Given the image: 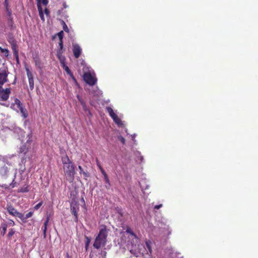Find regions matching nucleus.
<instances>
[{
    "instance_id": "nucleus-1",
    "label": "nucleus",
    "mask_w": 258,
    "mask_h": 258,
    "mask_svg": "<svg viewBox=\"0 0 258 258\" xmlns=\"http://www.w3.org/2000/svg\"><path fill=\"white\" fill-rule=\"evenodd\" d=\"M125 233L128 234V241L127 244V248L131 253L133 254L136 257L142 255L145 258H151L148 257L146 256V255H148V256H150V254L151 253V242L150 241H146V247H145V245L143 244H139V238L128 227L126 229Z\"/></svg>"
},
{
    "instance_id": "nucleus-2",
    "label": "nucleus",
    "mask_w": 258,
    "mask_h": 258,
    "mask_svg": "<svg viewBox=\"0 0 258 258\" xmlns=\"http://www.w3.org/2000/svg\"><path fill=\"white\" fill-rule=\"evenodd\" d=\"M32 137L31 134L27 136L26 142L20 147L18 152L19 156L21 159L20 165L21 168L23 166L24 169H25L26 162H29L30 163L34 155L33 148L31 145L32 141Z\"/></svg>"
},
{
    "instance_id": "nucleus-3",
    "label": "nucleus",
    "mask_w": 258,
    "mask_h": 258,
    "mask_svg": "<svg viewBox=\"0 0 258 258\" xmlns=\"http://www.w3.org/2000/svg\"><path fill=\"white\" fill-rule=\"evenodd\" d=\"M63 164V169L67 180L70 182H73L75 174V167L73 163L70 160L68 156L66 155L61 158Z\"/></svg>"
},
{
    "instance_id": "nucleus-4",
    "label": "nucleus",
    "mask_w": 258,
    "mask_h": 258,
    "mask_svg": "<svg viewBox=\"0 0 258 258\" xmlns=\"http://www.w3.org/2000/svg\"><path fill=\"white\" fill-rule=\"evenodd\" d=\"M108 233V230L107 229L106 227L104 225H102L93 243L94 248L99 249L106 245Z\"/></svg>"
},
{
    "instance_id": "nucleus-5",
    "label": "nucleus",
    "mask_w": 258,
    "mask_h": 258,
    "mask_svg": "<svg viewBox=\"0 0 258 258\" xmlns=\"http://www.w3.org/2000/svg\"><path fill=\"white\" fill-rule=\"evenodd\" d=\"M84 81L89 85L93 86L97 82V79L90 73H85L83 75Z\"/></svg>"
},
{
    "instance_id": "nucleus-6",
    "label": "nucleus",
    "mask_w": 258,
    "mask_h": 258,
    "mask_svg": "<svg viewBox=\"0 0 258 258\" xmlns=\"http://www.w3.org/2000/svg\"><path fill=\"white\" fill-rule=\"evenodd\" d=\"M10 165L5 164L0 167V176L3 179H7L10 173Z\"/></svg>"
},
{
    "instance_id": "nucleus-7",
    "label": "nucleus",
    "mask_w": 258,
    "mask_h": 258,
    "mask_svg": "<svg viewBox=\"0 0 258 258\" xmlns=\"http://www.w3.org/2000/svg\"><path fill=\"white\" fill-rule=\"evenodd\" d=\"M11 93L10 88L4 89L2 86H0V101H6L9 97Z\"/></svg>"
},
{
    "instance_id": "nucleus-8",
    "label": "nucleus",
    "mask_w": 258,
    "mask_h": 258,
    "mask_svg": "<svg viewBox=\"0 0 258 258\" xmlns=\"http://www.w3.org/2000/svg\"><path fill=\"white\" fill-rule=\"evenodd\" d=\"M6 209L8 212L12 216L17 217L19 218L22 217V213L19 212L12 205H7Z\"/></svg>"
},
{
    "instance_id": "nucleus-9",
    "label": "nucleus",
    "mask_w": 258,
    "mask_h": 258,
    "mask_svg": "<svg viewBox=\"0 0 258 258\" xmlns=\"http://www.w3.org/2000/svg\"><path fill=\"white\" fill-rule=\"evenodd\" d=\"M27 77L28 79V82L30 90L32 91L33 90L34 87L33 76L31 72L29 70L28 68H26Z\"/></svg>"
},
{
    "instance_id": "nucleus-10",
    "label": "nucleus",
    "mask_w": 258,
    "mask_h": 258,
    "mask_svg": "<svg viewBox=\"0 0 258 258\" xmlns=\"http://www.w3.org/2000/svg\"><path fill=\"white\" fill-rule=\"evenodd\" d=\"M79 210V207L77 205V204H72L71 205V211L72 213V214L74 216V221L76 222H78V211Z\"/></svg>"
},
{
    "instance_id": "nucleus-11",
    "label": "nucleus",
    "mask_w": 258,
    "mask_h": 258,
    "mask_svg": "<svg viewBox=\"0 0 258 258\" xmlns=\"http://www.w3.org/2000/svg\"><path fill=\"white\" fill-rule=\"evenodd\" d=\"M73 51L76 58H79L82 52V49L77 44H73Z\"/></svg>"
},
{
    "instance_id": "nucleus-12",
    "label": "nucleus",
    "mask_w": 258,
    "mask_h": 258,
    "mask_svg": "<svg viewBox=\"0 0 258 258\" xmlns=\"http://www.w3.org/2000/svg\"><path fill=\"white\" fill-rule=\"evenodd\" d=\"M8 73L6 71L4 70L0 72V86H2L4 83L7 82Z\"/></svg>"
},
{
    "instance_id": "nucleus-13",
    "label": "nucleus",
    "mask_w": 258,
    "mask_h": 258,
    "mask_svg": "<svg viewBox=\"0 0 258 258\" xmlns=\"http://www.w3.org/2000/svg\"><path fill=\"white\" fill-rule=\"evenodd\" d=\"M9 43L11 45L12 49L13 50L14 56L17 57V53H18V51L17 49L18 46L17 45L16 42L14 40H13L12 42L9 41Z\"/></svg>"
},
{
    "instance_id": "nucleus-14",
    "label": "nucleus",
    "mask_w": 258,
    "mask_h": 258,
    "mask_svg": "<svg viewBox=\"0 0 258 258\" xmlns=\"http://www.w3.org/2000/svg\"><path fill=\"white\" fill-rule=\"evenodd\" d=\"M22 106H23V105H22L21 102L20 101L19 99H18L17 98L15 99L14 103L12 104V105H11V107L14 109L17 110V109H18Z\"/></svg>"
},
{
    "instance_id": "nucleus-15",
    "label": "nucleus",
    "mask_w": 258,
    "mask_h": 258,
    "mask_svg": "<svg viewBox=\"0 0 258 258\" xmlns=\"http://www.w3.org/2000/svg\"><path fill=\"white\" fill-rule=\"evenodd\" d=\"M61 62L62 64V67H63V69L65 70V71L67 72V73L68 74H69L72 78V79H73L74 82L76 83V84H77V81H76V79L75 78V77L73 76V75L72 73L71 72L70 69L69 68V67L65 65V64L63 62H62L61 61Z\"/></svg>"
},
{
    "instance_id": "nucleus-16",
    "label": "nucleus",
    "mask_w": 258,
    "mask_h": 258,
    "mask_svg": "<svg viewBox=\"0 0 258 258\" xmlns=\"http://www.w3.org/2000/svg\"><path fill=\"white\" fill-rule=\"evenodd\" d=\"M8 224L6 223H2L0 228V234L2 236H4L6 234Z\"/></svg>"
},
{
    "instance_id": "nucleus-17",
    "label": "nucleus",
    "mask_w": 258,
    "mask_h": 258,
    "mask_svg": "<svg viewBox=\"0 0 258 258\" xmlns=\"http://www.w3.org/2000/svg\"><path fill=\"white\" fill-rule=\"evenodd\" d=\"M33 212H29L25 216H24V215L22 214V217L20 218V219L21 220V221L23 223H26L27 222V219L29 218H30L33 215Z\"/></svg>"
},
{
    "instance_id": "nucleus-18",
    "label": "nucleus",
    "mask_w": 258,
    "mask_h": 258,
    "mask_svg": "<svg viewBox=\"0 0 258 258\" xmlns=\"http://www.w3.org/2000/svg\"><path fill=\"white\" fill-rule=\"evenodd\" d=\"M78 168L80 170V174H83L84 175L85 179L87 180V178H88L90 176L89 173L88 172L84 171L81 166L79 165L78 166Z\"/></svg>"
},
{
    "instance_id": "nucleus-19",
    "label": "nucleus",
    "mask_w": 258,
    "mask_h": 258,
    "mask_svg": "<svg viewBox=\"0 0 258 258\" xmlns=\"http://www.w3.org/2000/svg\"><path fill=\"white\" fill-rule=\"evenodd\" d=\"M48 222H49V218L47 217L46 220L44 222L43 226L42 227L43 236H44V238L46 237V230H47V226Z\"/></svg>"
},
{
    "instance_id": "nucleus-20",
    "label": "nucleus",
    "mask_w": 258,
    "mask_h": 258,
    "mask_svg": "<svg viewBox=\"0 0 258 258\" xmlns=\"http://www.w3.org/2000/svg\"><path fill=\"white\" fill-rule=\"evenodd\" d=\"M20 112H21V113L22 114V116L24 118H26L28 116V113H27V111L26 110V109H25L24 108H23V107H21L20 108H18Z\"/></svg>"
},
{
    "instance_id": "nucleus-21",
    "label": "nucleus",
    "mask_w": 258,
    "mask_h": 258,
    "mask_svg": "<svg viewBox=\"0 0 258 258\" xmlns=\"http://www.w3.org/2000/svg\"><path fill=\"white\" fill-rule=\"evenodd\" d=\"M107 110L108 112L109 113L110 116L112 118H114L115 117L117 116V115L114 112L113 109L110 107H107Z\"/></svg>"
},
{
    "instance_id": "nucleus-22",
    "label": "nucleus",
    "mask_w": 258,
    "mask_h": 258,
    "mask_svg": "<svg viewBox=\"0 0 258 258\" xmlns=\"http://www.w3.org/2000/svg\"><path fill=\"white\" fill-rule=\"evenodd\" d=\"M19 192H27L29 191L28 186H24L20 187L18 191Z\"/></svg>"
},
{
    "instance_id": "nucleus-23",
    "label": "nucleus",
    "mask_w": 258,
    "mask_h": 258,
    "mask_svg": "<svg viewBox=\"0 0 258 258\" xmlns=\"http://www.w3.org/2000/svg\"><path fill=\"white\" fill-rule=\"evenodd\" d=\"M113 121L118 125H121L122 124V122L121 120L119 118L118 116L115 117L114 118H112Z\"/></svg>"
},
{
    "instance_id": "nucleus-24",
    "label": "nucleus",
    "mask_w": 258,
    "mask_h": 258,
    "mask_svg": "<svg viewBox=\"0 0 258 258\" xmlns=\"http://www.w3.org/2000/svg\"><path fill=\"white\" fill-rule=\"evenodd\" d=\"M16 173L15 174V175H14V178L13 179L12 182L10 184V186L12 187V188H14L15 187V186H17L18 185V183H17V182L15 181V178L16 177Z\"/></svg>"
},
{
    "instance_id": "nucleus-25",
    "label": "nucleus",
    "mask_w": 258,
    "mask_h": 258,
    "mask_svg": "<svg viewBox=\"0 0 258 258\" xmlns=\"http://www.w3.org/2000/svg\"><path fill=\"white\" fill-rule=\"evenodd\" d=\"M103 175L104 176V180H105V183H108L109 182H110L109 178H108V177L107 176V174H106L105 171H103Z\"/></svg>"
},
{
    "instance_id": "nucleus-26",
    "label": "nucleus",
    "mask_w": 258,
    "mask_h": 258,
    "mask_svg": "<svg viewBox=\"0 0 258 258\" xmlns=\"http://www.w3.org/2000/svg\"><path fill=\"white\" fill-rule=\"evenodd\" d=\"M37 3L42 4L43 5L46 6L48 3V0H37Z\"/></svg>"
},
{
    "instance_id": "nucleus-27",
    "label": "nucleus",
    "mask_w": 258,
    "mask_h": 258,
    "mask_svg": "<svg viewBox=\"0 0 258 258\" xmlns=\"http://www.w3.org/2000/svg\"><path fill=\"white\" fill-rule=\"evenodd\" d=\"M62 26H63V30L66 32H69V29L67 26V25H66V24L65 23V22L64 21H62Z\"/></svg>"
},
{
    "instance_id": "nucleus-28",
    "label": "nucleus",
    "mask_w": 258,
    "mask_h": 258,
    "mask_svg": "<svg viewBox=\"0 0 258 258\" xmlns=\"http://www.w3.org/2000/svg\"><path fill=\"white\" fill-rule=\"evenodd\" d=\"M59 50L57 51L58 53H61L62 52L61 50L63 48V42L62 40H59Z\"/></svg>"
},
{
    "instance_id": "nucleus-29",
    "label": "nucleus",
    "mask_w": 258,
    "mask_h": 258,
    "mask_svg": "<svg viewBox=\"0 0 258 258\" xmlns=\"http://www.w3.org/2000/svg\"><path fill=\"white\" fill-rule=\"evenodd\" d=\"M15 231L13 229L9 230V232L8 234V237L10 238L15 233Z\"/></svg>"
},
{
    "instance_id": "nucleus-30",
    "label": "nucleus",
    "mask_w": 258,
    "mask_h": 258,
    "mask_svg": "<svg viewBox=\"0 0 258 258\" xmlns=\"http://www.w3.org/2000/svg\"><path fill=\"white\" fill-rule=\"evenodd\" d=\"M57 36L59 38V40H62L63 37V31H61L57 33Z\"/></svg>"
},
{
    "instance_id": "nucleus-31",
    "label": "nucleus",
    "mask_w": 258,
    "mask_h": 258,
    "mask_svg": "<svg viewBox=\"0 0 258 258\" xmlns=\"http://www.w3.org/2000/svg\"><path fill=\"white\" fill-rule=\"evenodd\" d=\"M78 99L79 100V101L80 102L81 105L82 106H85V103L84 102V101L82 100V99L81 98V97L79 95H78L77 96Z\"/></svg>"
},
{
    "instance_id": "nucleus-32",
    "label": "nucleus",
    "mask_w": 258,
    "mask_h": 258,
    "mask_svg": "<svg viewBox=\"0 0 258 258\" xmlns=\"http://www.w3.org/2000/svg\"><path fill=\"white\" fill-rule=\"evenodd\" d=\"M2 52L5 54L6 57H8L9 56V51L8 49L5 48L4 49H3Z\"/></svg>"
},
{
    "instance_id": "nucleus-33",
    "label": "nucleus",
    "mask_w": 258,
    "mask_h": 258,
    "mask_svg": "<svg viewBox=\"0 0 258 258\" xmlns=\"http://www.w3.org/2000/svg\"><path fill=\"white\" fill-rule=\"evenodd\" d=\"M97 165L98 166V167H99V169L100 170V171L101 172V173L103 174V171H105V170L103 169V168L102 167V166H101L99 162L97 160Z\"/></svg>"
},
{
    "instance_id": "nucleus-34",
    "label": "nucleus",
    "mask_w": 258,
    "mask_h": 258,
    "mask_svg": "<svg viewBox=\"0 0 258 258\" xmlns=\"http://www.w3.org/2000/svg\"><path fill=\"white\" fill-rule=\"evenodd\" d=\"M42 202H41L40 203H39L38 204H37L36 206H35V207H34V209L35 210H37L39 209V208L42 206Z\"/></svg>"
},
{
    "instance_id": "nucleus-35",
    "label": "nucleus",
    "mask_w": 258,
    "mask_h": 258,
    "mask_svg": "<svg viewBox=\"0 0 258 258\" xmlns=\"http://www.w3.org/2000/svg\"><path fill=\"white\" fill-rule=\"evenodd\" d=\"M118 140H119V141H120V142H121L123 144H125V139H124L123 137H122V136H119V137H118Z\"/></svg>"
},
{
    "instance_id": "nucleus-36",
    "label": "nucleus",
    "mask_w": 258,
    "mask_h": 258,
    "mask_svg": "<svg viewBox=\"0 0 258 258\" xmlns=\"http://www.w3.org/2000/svg\"><path fill=\"white\" fill-rule=\"evenodd\" d=\"M37 8H38L39 13H40V12H43V9L41 7L40 4L37 3Z\"/></svg>"
},
{
    "instance_id": "nucleus-37",
    "label": "nucleus",
    "mask_w": 258,
    "mask_h": 258,
    "mask_svg": "<svg viewBox=\"0 0 258 258\" xmlns=\"http://www.w3.org/2000/svg\"><path fill=\"white\" fill-rule=\"evenodd\" d=\"M39 16H40L41 20L44 22L45 21V19H44L43 13L40 12V13H39Z\"/></svg>"
},
{
    "instance_id": "nucleus-38",
    "label": "nucleus",
    "mask_w": 258,
    "mask_h": 258,
    "mask_svg": "<svg viewBox=\"0 0 258 258\" xmlns=\"http://www.w3.org/2000/svg\"><path fill=\"white\" fill-rule=\"evenodd\" d=\"M8 224L10 226H14L15 225V222L13 220L9 219Z\"/></svg>"
},
{
    "instance_id": "nucleus-39",
    "label": "nucleus",
    "mask_w": 258,
    "mask_h": 258,
    "mask_svg": "<svg viewBox=\"0 0 258 258\" xmlns=\"http://www.w3.org/2000/svg\"><path fill=\"white\" fill-rule=\"evenodd\" d=\"M5 4V7L6 8L7 11L8 12H9V8H8L9 4H8V0H5V4Z\"/></svg>"
},
{
    "instance_id": "nucleus-40",
    "label": "nucleus",
    "mask_w": 258,
    "mask_h": 258,
    "mask_svg": "<svg viewBox=\"0 0 258 258\" xmlns=\"http://www.w3.org/2000/svg\"><path fill=\"white\" fill-rule=\"evenodd\" d=\"M86 238L87 239V241L86 242V247H87L89 245L90 239L88 237H86Z\"/></svg>"
},
{
    "instance_id": "nucleus-41",
    "label": "nucleus",
    "mask_w": 258,
    "mask_h": 258,
    "mask_svg": "<svg viewBox=\"0 0 258 258\" xmlns=\"http://www.w3.org/2000/svg\"><path fill=\"white\" fill-rule=\"evenodd\" d=\"M10 185H8L7 184H3L2 185H1V187H2L3 188H4L5 189H9V187H10Z\"/></svg>"
},
{
    "instance_id": "nucleus-42",
    "label": "nucleus",
    "mask_w": 258,
    "mask_h": 258,
    "mask_svg": "<svg viewBox=\"0 0 258 258\" xmlns=\"http://www.w3.org/2000/svg\"><path fill=\"white\" fill-rule=\"evenodd\" d=\"M162 207V204H160L159 205H156L155 206L154 208L156 209H159V208H160Z\"/></svg>"
},
{
    "instance_id": "nucleus-43",
    "label": "nucleus",
    "mask_w": 258,
    "mask_h": 258,
    "mask_svg": "<svg viewBox=\"0 0 258 258\" xmlns=\"http://www.w3.org/2000/svg\"><path fill=\"white\" fill-rule=\"evenodd\" d=\"M44 12L46 15H48L49 11L46 8L44 10Z\"/></svg>"
},
{
    "instance_id": "nucleus-44",
    "label": "nucleus",
    "mask_w": 258,
    "mask_h": 258,
    "mask_svg": "<svg viewBox=\"0 0 258 258\" xmlns=\"http://www.w3.org/2000/svg\"><path fill=\"white\" fill-rule=\"evenodd\" d=\"M110 187V182H109L108 183H106V184L105 185V187L107 188V189H109Z\"/></svg>"
},
{
    "instance_id": "nucleus-45",
    "label": "nucleus",
    "mask_w": 258,
    "mask_h": 258,
    "mask_svg": "<svg viewBox=\"0 0 258 258\" xmlns=\"http://www.w3.org/2000/svg\"><path fill=\"white\" fill-rule=\"evenodd\" d=\"M15 57L16 58V61H17V63H19V60L18 53H17V56H15Z\"/></svg>"
},
{
    "instance_id": "nucleus-46",
    "label": "nucleus",
    "mask_w": 258,
    "mask_h": 258,
    "mask_svg": "<svg viewBox=\"0 0 258 258\" xmlns=\"http://www.w3.org/2000/svg\"><path fill=\"white\" fill-rule=\"evenodd\" d=\"M99 92H97V93H94V92H90V93L93 94L94 95H98L99 94Z\"/></svg>"
},
{
    "instance_id": "nucleus-47",
    "label": "nucleus",
    "mask_w": 258,
    "mask_h": 258,
    "mask_svg": "<svg viewBox=\"0 0 258 258\" xmlns=\"http://www.w3.org/2000/svg\"><path fill=\"white\" fill-rule=\"evenodd\" d=\"M143 157L142 156H140V160L141 162H142L143 161Z\"/></svg>"
},
{
    "instance_id": "nucleus-48",
    "label": "nucleus",
    "mask_w": 258,
    "mask_h": 258,
    "mask_svg": "<svg viewBox=\"0 0 258 258\" xmlns=\"http://www.w3.org/2000/svg\"><path fill=\"white\" fill-rule=\"evenodd\" d=\"M5 48H3L2 47H0V50L2 52L3 49H4Z\"/></svg>"
},
{
    "instance_id": "nucleus-49",
    "label": "nucleus",
    "mask_w": 258,
    "mask_h": 258,
    "mask_svg": "<svg viewBox=\"0 0 258 258\" xmlns=\"http://www.w3.org/2000/svg\"><path fill=\"white\" fill-rule=\"evenodd\" d=\"M63 7L65 8H67V6H66V5L65 4H63Z\"/></svg>"
},
{
    "instance_id": "nucleus-50",
    "label": "nucleus",
    "mask_w": 258,
    "mask_h": 258,
    "mask_svg": "<svg viewBox=\"0 0 258 258\" xmlns=\"http://www.w3.org/2000/svg\"><path fill=\"white\" fill-rule=\"evenodd\" d=\"M13 40V39H11V40H9V41L12 42V40Z\"/></svg>"
},
{
    "instance_id": "nucleus-51",
    "label": "nucleus",
    "mask_w": 258,
    "mask_h": 258,
    "mask_svg": "<svg viewBox=\"0 0 258 258\" xmlns=\"http://www.w3.org/2000/svg\"><path fill=\"white\" fill-rule=\"evenodd\" d=\"M148 188V186H147L146 189Z\"/></svg>"
}]
</instances>
